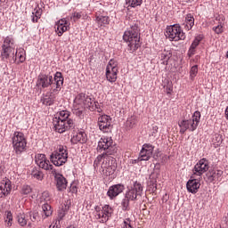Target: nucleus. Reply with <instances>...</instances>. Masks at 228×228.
<instances>
[{"mask_svg": "<svg viewBox=\"0 0 228 228\" xmlns=\"http://www.w3.org/2000/svg\"><path fill=\"white\" fill-rule=\"evenodd\" d=\"M12 147L15 154L20 156L22 152H26L28 149V139L24 133L16 131L13 133L12 137Z\"/></svg>", "mask_w": 228, "mask_h": 228, "instance_id": "obj_8", "label": "nucleus"}, {"mask_svg": "<svg viewBox=\"0 0 228 228\" xmlns=\"http://www.w3.org/2000/svg\"><path fill=\"white\" fill-rule=\"evenodd\" d=\"M136 122H137L136 117L132 116L127 118L126 126V127H128V129H133V127H134V126H136Z\"/></svg>", "mask_w": 228, "mask_h": 228, "instance_id": "obj_40", "label": "nucleus"}, {"mask_svg": "<svg viewBox=\"0 0 228 228\" xmlns=\"http://www.w3.org/2000/svg\"><path fill=\"white\" fill-rule=\"evenodd\" d=\"M11 54L18 65L26 61V51L24 48L16 49V52H12Z\"/></svg>", "mask_w": 228, "mask_h": 228, "instance_id": "obj_24", "label": "nucleus"}, {"mask_svg": "<svg viewBox=\"0 0 228 228\" xmlns=\"http://www.w3.org/2000/svg\"><path fill=\"white\" fill-rule=\"evenodd\" d=\"M154 146L151 143H144L139 154L138 161H149L152 158Z\"/></svg>", "mask_w": 228, "mask_h": 228, "instance_id": "obj_16", "label": "nucleus"}, {"mask_svg": "<svg viewBox=\"0 0 228 228\" xmlns=\"http://www.w3.org/2000/svg\"><path fill=\"white\" fill-rule=\"evenodd\" d=\"M69 159V150L67 146L59 145L56 150L50 155V161L55 167H63Z\"/></svg>", "mask_w": 228, "mask_h": 228, "instance_id": "obj_7", "label": "nucleus"}, {"mask_svg": "<svg viewBox=\"0 0 228 228\" xmlns=\"http://www.w3.org/2000/svg\"><path fill=\"white\" fill-rule=\"evenodd\" d=\"M200 40H202L201 37H196L193 42L191 43L189 51H188V56L190 58H191V56H193V54H195V49H197V47H199V44H200Z\"/></svg>", "mask_w": 228, "mask_h": 228, "instance_id": "obj_32", "label": "nucleus"}, {"mask_svg": "<svg viewBox=\"0 0 228 228\" xmlns=\"http://www.w3.org/2000/svg\"><path fill=\"white\" fill-rule=\"evenodd\" d=\"M213 22L216 24V26H225V16L224 14H216Z\"/></svg>", "mask_w": 228, "mask_h": 228, "instance_id": "obj_34", "label": "nucleus"}, {"mask_svg": "<svg viewBox=\"0 0 228 228\" xmlns=\"http://www.w3.org/2000/svg\"><path fill=\"white\" fill-rule=\"evenodd\" d=\"M69 209H70V201H65L61 208V211H63L64 213L68 214Z\"/></svg>", "mask_w": 228, "mask_h": 228, "instance_id": "obj_48", "label": "nucleus"}, {"mask_svg": "<svg viewBox=\"0 0 228 228\" xmlns=\"http://www.w3.org/2000/svg\"><path fill=\"white\" fill-rule=\"evenodd\" d=\"M224 26L225 25H216L212 28V31L216 33V35H222L224 33Z\"/></svg>", "mask_w": 228, "mask_h": 228, "instance_id": "obj_47", "label": "nucleus"}, {"mask_svg": "<svg viewBox=\"0 0 228 228\" xmlns=\"http://www.w3.org/2000/svg\"><path fill=\"white\" fill-rule=\"evenodd\" d=\"M118 62H117V61L113 59H110L107 64L106 69L118 70Z\"/></svg>", "mask_w": 228, "mask_h": 228, "instance_id": "obj_42", "label": "nucleus"}, {"mask_svg": "<svg viewBox=\"0 0 228 228\" xmlns=\"http://www.w3.org/2000/svg\"><path fill=\"white\" fill-rule=\"evenodd\" d=\"M37 86L39 88H49L52 86L53 92H60L63 86V76L61 72H56L54 77L51 75L41 74L37 77Z\"/></svg>", "mask_w": 228, "mask_h": 228, "instance_id": "obj_3", "label": "nucleus"}, {"mask_svg": "<svg viewBox=\"0 0 228 228\" xmlns=\"http://www.w3.org/2000/svg\"><path fill=\"white\" fill-rule=\"evenodd\" d=\"M58 92H54L53 91L52 93H48L45 95H44L41 98V102L42 104H44L45 106H53V104H54V102L56 101V94Z\"/></svg>", "mask_w": 228, "mask_h": 228, "instance_id": "obj_25", "label": "nucleus"}, {"mask_svg": "<svg viewBox=\"0 0 228 228\" xmlns=\"http://www.w3.org/2000/svg\"><path fill=\"white\" fill-rule=\"evenodd\" d=\"M223 175H224V171L215 170L211 173V175L209 176V179H210V181H220Z\"/></svg>", "mask_w": 228, "mask_h": 228, "instance_id": "obj_36", "label": "nucleus"}, {"mask_svg": "<svg viewBox=\"0 0 228 228\" xmlns=\"http://www.w3.org/2000/svg\"><path fill=\"white\" fill-rule=\"evenodd\" d=\"M95 218L100 220L102 224H105L110 220V216L113 214V208L110 205H105L102 208L96 207L94 208Z\"/></svg>", "mask_w": 228, "mask_h": 228, "instance_id": "obj_13", "label": "nucleus"}, {"mask_svg": "<svg viewBox=\"0 0 228 228\" xmlns=\"http://www.w3.org/2000/svg\"><path fill=\"white\" fill-rule=\"evenodd\" d=\"M199 124H200V111L196 110L191 116V118L183 119L178 122L181 134H184L186 131L193 133V131L197 130V127H199Z\"/></svg>", "mask_w": 228, "mask_h": 228, "instance_id": "obj_6", "label": "nucleus"}, {"mask_svg": "<svg viewBox=\"0 0 228 228\" xmlns=\"http://www.w3.org/2000/svg\"><path fill=\"white\" fill-rule=\"evenodd\" d=\"M67 215V212H63V210H59L58 211V217H57V222L60 224L63 218H65V216Z\"/></svg>", "mask_w": 228, "mask_h": 228, "instance_id": "obj_50", "label": "nucleus"}, {"mask_svg": "<svg viewBox=\"0 0 228 228\" xmlns=\"http://www.w3.org/2000/svg\"><path fill=\"white\" fill-rule=\"evenodd\" d=\"M167 94H170V92H172V88L170 87H167Z\"/></svg>", "mask_w": 228, "mask_h": 228, "instance_id": "obj_56", "label": "nucleus"}, {"mask_svg": "<svg viewBox=\"0 0 228 228\" xmlns=\"http://www.w3.org/2000/svg\"><path fill=\"white\" fill-rule=\"evenodd\" d=\"M49 199H50L49 192L44 191L37 200H38L39 204H45V202H47V200H49Z\"/></svg>", "mask_w": 228, "mask_h": 228, "instance_id": "obj_43", "label": "nucleus"}, {"mask_svg": "<svg viewBox=\"0 0 228 228\" xmlns=\"http://www.w3.org/2000/svg\"><path fill=\"white\" fill-rule=\"evenodd\" d=\"M142 193H143V186H142V183L134 182L133 185L126 191L125 197L132 201H135L142 197Z\"/></svg>", "mask_w": 228, "mask_h": 228, "instance_id": "obj_12", "label": "nucleus"}, {"mask_svg": "<svg viewBox=\"0 0 228 228\" xmlns=\"http://www.w3.org/2000/svg\"><path fill=\"white\" fill-rule=\"evenodd\" d=\"M98 112H99V113H101V110H98Z\"/></svg>", "mask_w": 228, "mask_h": 228, "instance_id": "obj_59", "label": "nucleus"}, {"mask_svg": "<svg viewBox=\"0 0 228 228\" xmlns=\"http://www.w3.org/2000/svg\"><path fill=\"white\" fill-rule=\"evenodd\" d=\"M42 17V8L36 7L31 15V21L32 22H38V19Z\"/></svg>", "mask_w": 228, "mask_h": 228, "instance_id": "obj_33", "label": "nucleus"}, {"mask_svg": "<svg viewBox=\"0 0 228 228\" xmlns=\"http://www.w3.org/2000/svg\"><path fill=\"white\" fill-rule=\"evenodd\" d=\"M87 140L88 138L86 137V133L80 131L73 134V136L71 137V143L75 145L76 143H86Z\"/></svg>", "mask_w": 228, "mask_h": 228, "instance_id": "obj_27", "label": "nucleus"}, {"mask_svg": "<svg viewBox=\"0 0 228 228\" xmlns=\"http://www.w3.org/2000/svg\"><path fill=\"white\" fill-rule=\"evenodd\" d=\"M212 142L215 149H216L217 147H220V145H222V142H224V137L222 136V134H215Z\"/></svg>", "mask_w": 228, "mask_h": 228, "instance_id": "obj_35", "label": "nucleus"}, {"mask_svg": "<svg viewBox=\"0 0 228 228\" xmlns=\"http://www.w3.org/2000/svg\"><path fill=\"white\" fill-rule=\"evenodd\" d=\"M118 74V69H106L105 76L107 78V81L110 83H115L117 81V76Z\"/></svg>", "mask_w": 228, "mask_h": 228, "instance_id": "obj_30", "label": "nucleus"}, {"mask_svg": "<svg viewBox=\"0 0 228 228\" xmlns=\"http://www.w3.org/2000/svg\"><path fill=\"white\" fill-rule=\"evenodd\" d=\"M143 0H126V4L130 6V8H136L142 6Z\"/></svg>", "mask_w": 228, "mask_h": 228, "instance_id": "obj_37", "label": "nucleus"}, {"mask_svg": "<svg viewBox=\"0 0 228 228\" xmlns=\"http://www.w3.org/2000/svg\"><path fill=\"white\" fill-rule=\"evenodd\" d=\"M96 150L97 152H102L104 151L105 152L103 154H107V156H111L117 152V150L113 147V139L108 136H102L99 140Z\"/></svg>", "mask_w": 228, "mask_h": 228, "instance_id": "obj_10", "label": "nucleus"}, {"mask_svg": "<svg viewBox=\"0 0 228 228\" xmlns=\"http://www.w3.org/2000/svg\"><path fill=\"white\" fill-rule=\"evenodd\" d=\"M18 223L21 227H24V225H28V220H26V215L24 214L18 215Z\"/></svg>", "mask_w": 228, "mask_h": 228, "instance_id": "obj_45", "label": "nucleus"}, {"mask_svg": "<svg viewBox=\"0 0 228 228\" xmlns=\"http://www.w3.org/2000/svg\"><path fill=\"white\" fill-rule=\"evenodd\" d=\"M35 161L37 167H39V168H42L43 170L49 172V174H53V172H55L56 170L54 169V166L51 164V161L47 159V157H45V154L37 153L35 156Z\"/></svg>", "mask_w": 228, "mask_h": 228, "instance_id": "obj_14", "label": "nucleus"}, {"mask_svg": "<svg viewBox=\"0 0 228 228\" xmlns=\"http://www.w3.org/2000/svg\"><path fill=\"white\" fill-rule=\"evenodd\" d=\"M15 47V39H13L12 36H7L5 38H4L1 52L3 60H8L12 53H14Z\"/></svg>", "mask_w": 228, "mask_h": 228, "instance_id": "obj_11", "label": "nucleus"}, {"mask_svg": "<svg viewBox=\"0 0 228 228\" xmlns=\"http://www.w3.org/2000/svg\"><path fill=\"white\" fill-rule=\"evenodd\" d=\"M98 126L100 131L109 133V131H111V117L108 115L100 116L98 118Z\"/></svg>", "mask_w": 228, "mask_h": 228, "instance_id": "obj_18", "label": "nucleus"}, {"mask_svg": "<svg viewBox=\"0 0 228 228\" xmlns=\"http://www.w3.org/2000/svg\"><path fill=\"white\" fill-rule=\"evenodd\" d=\"M85 110L95 111V110H99V102H95V100L88 94L80 93L77 94L74 99L73 113L77 117H83V111H85Z\"/></svg>", "mask_w": 228, "mask_h": 228, "instance_id": "obj_2", "label": "nucleus"}, {"mask_svg": "<svg viewBox=\"0 0 228 228\" xmlns=\"http://www.w3.org/2000/svg\"><path fill=\"white\" fill-rule=\"evenodd\" d=\"M186 3H190V1H193V0H184Z\"/></svg>", "mask_w": 228, "mask_h": 228, "instance_id": "obj_58", "label": "nucleus"}, {"mask_svg": "<svg viewBox=\"0 0 228 228\" xmlns=\"http://www.w3.org/2000/svg\"><path fill=\"white\" fill-rule=\"evenodd\" d=\"M49 228H60V226H58V221H56L54 224H51Z\"/></svg>", "mask_w": 228, "mask_h": 228, "instance_id": "obj_54", "label": "nucleus"}, {"mask_svg": "<svg viewBox=\"0 0 228 228\" xmlns=\"http://www.w3.org/2000/svg\"><path fill=\"white\" fill-rule=\"evenodd\" d=\"M197 74H199V66L194 65L191 68L190 70V77L191 80H194L195 77H197Z\"/></svg>", "mask_w": 228, "mask_h": 228, "instance_id": "obj_44", "label": "nucleus"}, {"mask_svg": "<svg viewBox=\"0 0 228 228\" xmlns=\"http://www.w3.org/2000/svg\"><path fill=\"white\" fill-rule=\"evenodd\" d=\"M31 222H38V212L33 211L29 213Z\"/></svg>", "mask_w": 228, "mask_h": 228, "instance_id": "obj_49", "label": "nucleus"}, {"mask_svg": "<svg viewBox=\"0 0 228 228\" xmlns=\"http://www.w3.org/2000/svg\"><path fill=\"white\" fill-rule=\"evenodd\" d=\"M200 188V182L195 178V175L191 176V179L187 182V190L190 193H197Z\"/></svg>", "mask_w": 228, "mask_h": 228, "instance_id": "obj_22", "label": "nucleus"}, {"mask_svg": "<svg viewBox=\"0 0 228 228\" xmlns=\"http://www.w3.org/2000/svg\"><path fill=\"white\" fill-rule=\"evenodd\" d=\"M100 167V174L105 177H115L117 172V159L108 153H102L96 157L94 162V168L97 170Z\"/></svg>", "mask_w": 228, "mask_h": 228, "instance_id": "obj_1", "label": "nucleus"}, {"mask_svg": "<svg viewBox=\"0 0 228 228\" xmlns=\"http://www.w3.org/2000/svg\"><path fill=\"white\" fill-rule=\"evenodd\" d=\"M12 222H13V215L12 211H5V224L7 227H12Z\"/></svg>", "mask_w": 228, "mask_h": 228, "instance_id": "obj_41", "label": "nucleus"}, {"mask_svg": "<svg viewBox=\"0 0 228 228\" xmlns=\"http://www.w3.org/2000/svg\"><path fill=\"white\" fill-rule=\"evenodd\" d=\"M224 115H225L226 120H228V106L225 109Z\"/></svg>", "mask_w": 228, "mask_h": 228, "instance_id": "obj_55", "label": "nucleus"}, {"mask_svg": "<svg viewBox=\"0 0 228 228\" xmlns=\"http://www.w3.org/2000/svg\"><path fill=\"white\" fill-rule=\"evenodd\" d=\"M122 228H133V226L131 225V219L130 218H126L123 224H122Z\"/></svg>", "mask_w": 228, "mask_h": 228, "instance_id": "obj_52", "label": "nucleus"}, {"mask_svg": "<svg viewBox=\"0 0 228 228\" xmlns=\"http://www.w3.org/2000/svg\"><path fill=\"white\" fill-rule=\"evenodd\" d=\"M148 187L150 191H156L158 190V175L151 174L150 175L149 181H148Z\"/></svg>", "mask_w": 228, "mask_h": 228, "instance_id": "obj_29", "label": "nucleus"}, {"mask_svg": "<svg viewBox=\"0 0 228 228\" xmlns=\"http://www.w3.org/2000/svg\"><path fill=\"white\" fill-rule=\"evenodd\" d=\"M166 37L168 38L170 42H179V40H184L186 36L179 24H174L167 27Z\"/></svg>", "mask_w": 228, "mask_h": 228, "instance_id": "obj_9", "label": "nucleus"}, {"mask_svg": "<svg viewBox=\"0 0 228 228\" xmlns=\"http://www.w3.org/2000/svg\"><path fill=\"white\" fill-rule=\"evenodd\" d=\"M52 175L54 177L55 185L58 191H65V190H67V185L69 184L67 178H65L63 175L56 172V170L53 171Z\"/></svg>", "mask_w": 228, "mask_h": 228, "instance_id": "obj_17", "label": "nucleus"}, {"mask_svg": "<svg viewBox=\"0 0 228 228\" xmlns=\"http://www.w3.org/2000/svg\"><path fill=\"white\" fill-rule=\"evenodd\" d=\"M33 191V188H31L28 184H23L20 188V193L24 197H27V195H29Z\"/></svg>", "mask_w": 228, "mask_h": 228, "instance_id": "obj_38", "label": "nucleus"}, {"mask_svg": "<svg viewBox=\"0 0 228 228\" xmlns=\"http://www.w3.org/2000/svg\"><path fill=\"white\" fill-rule=\"evenodd\" d=\"M42 218H49L53 215V208L47 202L43 203L42 205Z\"/></svg>", "mask_w": 228, "mask_h": 228, "instance_id": "obj_31", "label": "nucleus"}, {"mask_svg": "<svg viewBox=\"0 0 228 228\" xmlns=\"http://www.w3.org/2000/svg\"><path fill=\"white\" fill-rule=\"evenodd\" d=\"M172 58V51L164 49L159 53V60H160L161 65H168V61Z\"/></svg>", "mask_w": 228, "mask_h": 228, "instance_id": "obj_26", "label": "nucleus"}, {"mask_svg": "<svg viewBox=\"0 0 228 228\" xmlns=\"http://www.w3.org/2000/svg\"><path fill=\"white\" fill-rule=\"evenodd\" d=\"M67 228H76V226L75 225H73V224H70L69 226H68Z\"/></svg>", "mask_w": 228, "mask_h": 228, "instance_id": "obj_57", "label": "nucleus"}, {"mask_svg": "<svg viewBox=\"0 0 228 228\" xmlns=\"http://www.w3.org/2000/svg\"><path fill=\"white\" fill-rule=\"evenodd\" d=\"M183 26L185 31H190V29L195 26V18L193 17V14L189 13L185 16V20Z\"/></svg>", "mask_w": 228, "mask_h": 228, "instance_id": "obj_28", "label": "nucleus"}, {"mask_svg": "<svg viewBox=\"0 0 228 228\" xmlns=\"http://www.w3.org/2000/svg\"><path fill=\"white\" fill-rule=\"evenodd\" d=\"M123 40L127 44L128 51L134 53L140 47V28L134 24L123 35Z\"/></svg>", "mask_w": 228, "mask_h": 228, "instance_id": "obj_5", "label": "nucleus"}, {"mask_svg": "<svg viewBox=\"0 0 228 228\" xmlns=\"http://www.w3.org/2000/svg\"><path fill=\"white\" fill-rule=\"evenodd\" d=\"M53 126L56 133L61 134L74 129V119L70 118L69 110H61L53 118Z\"/></svg>", "mask_w": 228, "mask_h": 228, "instance_id": "obj_4", "label": "nucleus"}, {"mask_svg": "<svg viewBox=\"0 0 228 228\" xmlns=\"http://www.w3.org/2000/svg\"><path fill=\"white\" fill-rule=\"evenodd\" d=\"M32 177L34 179H37V181H42L44 179V172L38 170V169H33L31 172Z\"/></svg>", "mask_w": 228, "mask_h": 228, "instance_id": "obj_39", "label": "nucleus"}, {"mask_svg": "<svg viewBox=\"0 0 228 228\" xmlns=\"http://www.w3.org/2000/svg\"><path fill=\"white\" fill-rule=\"evenodd\" d=\"M209 170V161L208 159L203 158L200 159L197 164L194 166L192 170L193 175H198L200 177L203 174H206Z\"/></svg>", "mask_w": 228, "mask_h": 228, "instance_id": "obj_15", "label": "nucleus"}, {"mask_svg": "<svg viewBox=\"0 0 228 228\" xmlns=\"http://www.w3.org/2000/svg\"><path fill=\"white\" fill-rule=\"evenodd\" d=\"M94 22L98 28H106L110 24V16L106 12H98L95 14Z\"/></svg>", "mask_w": 228, "mask_h": 228, "instance_id": "obj_19", "label": "nucleus"}, {"mask_svg": "<svg viewBox=\"0 0 228 228\" xmlns=\"http://www.w3.org/2000/svg\"><path fill=\"white\" fill-rule=\"evenodd\" d=\"M69 191H71V193H76L77 191V187H76V185H70Z\"/></svg>", "mask_w": 228, "mask_h": 228, "instance_id": "obj_53", "label": "nucleus"}, {"mask_svg": "<svg viewBox=\"0 0 228 228\" xmlns=\"http://www.w3.org/2000/svg\"><path fill=\"white\" fill-rule=\"evenodd\" d=\"M56 33L58 37H61L69 29V21L65 18L60 20L55 24Z\"/></svg>", "mask_w": 228, "mask_h": 228, "instance_id": "obj_23", "label": "nucleus"}, {"mask_svg": "<svg viewBox=\"0 0 228 228\" xmlns=\"http://www.w3.org/2000/svg\"><path fill=\"white\" fill-rule=\"evenodd\" d=\"M126 190V187L122 183H118L110 186L107 191V196L113 200V199L118 197L122 191Z\"/></svg>", "mask_w": 228, "mask_h": 228, "instance_id": "obj_20", "label": "nucleus"}, {"mask_svg": "<svg viewBox=\"0 0 228 228\" xmlns=\"http://www.w3.org/2000/svg\"><path fill=\"white\" fill-rule=\"evenodd\" d=\"M131 200H129L127 197L125 196V199L122 200L121 201V206H122V209L123 211H127L129 210V201Z\"/></svg>", "mask_w": 228, "mask_h": 228, "instance_id": "obj_46", "label": "nucleus"}, {"mask_svg": "<svg viewBox=\"0 0 228 228\" xmlns=\"http://www.w3.org/2000/svg\"><path fill=\"white\" fill-rule=\"evenodd\" d=\"M81 17H83V12H75L72 13L71 19H73L74 20H79V19H81Z\"/></svg>", "mask_w": 228, "mask_h": 228, "instance_id": "obj_51", "label": "nucleus"}, {"mask_svg": "<svg viewBox=\"0 0 228 228\" xmlns=\"http://www.w3.org/2000/svg\"><path fill=\"white\" fill-rule=\"evenodd\" d=\"M12 191V181L8 178H4L1 181L0 184V197L1 199H4V197H8Z\"/></svg>", "mask_w": 228, "mask_h": 228, "instance_id": "obj_21", "label": "nucleus"}]
</instances>
